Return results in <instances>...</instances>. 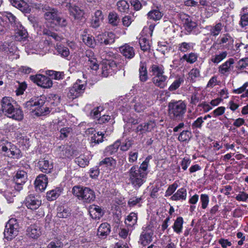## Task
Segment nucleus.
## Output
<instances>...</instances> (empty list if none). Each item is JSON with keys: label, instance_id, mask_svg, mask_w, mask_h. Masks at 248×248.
<instances>
[{"label": "nucleus", "instance_id": "f257e3e1", "mask_svg": "<svg viewBox=\"0 0 248 248\" xmlns=\"http://www.w3.org/2000/svg\"><path fill=\"white\" fill-rule=\"evenodd\" d=\"M168 114L171 120L182 121L186 111V105L182 100H171L168 104Z\"/></svg>", "mask_w": 248, "mask_h": 248}, {"label": "nucleus", "instance_id": "f03ea898", "mask_svg": "<svg viewBox=\"0 0 248 248\" xmlns=\"http://www.w3.org/2000/svg\"><path fill=\"white\" fill-rule=\"evenodd\" d=\"M152 73V82L155 86L160 89L164 88L167 85V76L164 75V67L161 64H152L149 69Z\"/></svg>", "mask_w": 248, "mask_h": 248}, {"label": "nucleus", "instance_id": "7ed1b4c3", "mask_svg": "<svg viewBox=\"0 0 248 248\" xmlns=\"http://www.w3.org/2000/svg\"><path fill=\"white\" fill-rule=\"evenodd\" d=\"M73 195L83 202L90 203L95 199L94 191L88 187L81 186H75L72 190Z\"/></svg>", "mask_w": 248, "mask_h": 248}, {"label": "nucleus", "instance_id": "20e7f679", "mask_svg": "<svg viewBox=\"0 0 248 248\" xmlns=\"http://www.w3.org/2000/svg\"><path fill=\"white\" fill-rule=\"evenodd\" d=\"M136 166H133L128 171L129 184L135 189L139 188L145 182L147 177L137 169Z\"/></svg>", "mask_w": 248, "mask_h": 248}, {"label": "nucleus", "instance_id": "39448f33", "mask_svg": "<svg viewBox=\"0 0 248 248\" xmlns=\"http://www.w3.org/2000/svg\"><path fill=\"white\" fill-rule=\"evenodd\" d=\"M19 229L17 220L15 218L10 219L5 227L4 232L5 238L7 240H12L18 234Z\"/></svg>", "mask_w": 248, "mask_h": 248}, {"label": "nucleus", "instance_id": "423d86ee", "mask_svg": "<svg viewBox=\"0 0 248 248\" xmlns=\"http://www.w3.org/2000/svg\"><path fill=\"white\" fill-rule=\"evenodd\" d=\"M81 80H78L73 85L69 88L67 97L70 99L73 100L80 96L84 93L86 85L80 84Z\"/></svg>", "mask_w": 248, "mask_h": 248}, {"label": "nucleus", "instance_id": "0eeeda50", "mask_svg": "<svg viewBox=\"0 0 248 248\" xmlns=\"http://www.w3.org/2000/svg\"><path fill=\"white\" fill-rule=\"evenodd\" d=\"M30 78L38 86L43 88H50L53 85L52 81L49 77L41 74L31 76Z\"/></svg>", "mask_w": 248, "mask_h": 248}, {"label": "nucleus", "instance_id": "6e6552de", "mask_svg": "<svg viewBox=\"0 0 248 248\" xmlns=\"http://www.w3.org/2000/svg\"><path fill=\"white\" fill-rule=\"evenodd\" d=\"M34 6L36 8L46 11L44 14V17L47 21L54 23L59 16L57 9L51 8L49 6L41 4H35Z\"/></svg>", "mask_w": 248, "mask_h": 248}, {"label": "nucleus", "instance_id": "1a4fd4ad", "mask_svg": "<svg viewBox=\"0 0 248 248\" xmlns=\"http://www.w3.org/2000/svg\"><path fill=\"white\" fill-rule=\"evenodd\" d=\"M57 152L60 157L62 158H71L78 155V152L77 150L68 145L59 146L57 149Z\"/></svg>", "mask_w": 248, "mask_h": 248}, {"label": "nucleus", "instance_id": "9d476101", "mask_svg": "<svg viewBox=\"0 0 248 248\" xmlns=\"http://www.w3.org/2000/svg\"><path fill=\"white\" fill-rule=\"evenodd\" d=\"M107 59V58H105ZM102 75L104 77H108L109 75H112L117 70V65L116 62L111 60H106L103 63L102 67Z\"/></svg>", "mask_w": 248, "mask_h": 248}, {"label": "nucleus", "instance_id": "9b49d317", "mask_svg": "<svg viewBox=\"0 0 248 248\" xmlns=\"http://www.w3.org/2000/svg\"><path fill=\"white\" fill-rule=\"evenodd\" d=\"M27 173L23 170H18L14 177L13 180L15 183L14 187L17 191H20L22 189V186L27 180Z\"/></svg>", "mask_w": 248, "mask_h": 248}, {"label": "nucleus", "instance_id": "f8f14e48", "mask_svg": "<svg viewBox=\"0 0 248 248\" xmlns=\"http://www.w3.org/2000/svg\"><path fill=\"white\" fill-rule=\"evenodd\" d=\"M153 234L154 231L150 226L143 227L140 236L139 243L144 246L148 245L152 241Z\"/></svg>", "mask_w": 248, "mask_h": 248}, {"label": "nucleus", "instance_id": "ddd939ff", "mask_svg": "<svg viewBox=\"0 0 248 248\" xmlns=\"http://www.w3.org/2000/svg\"><path fill=\"white\" fill-rule=\"evenodd\" d=\"M181 18L183 22L185 30L189 34L191 32L193 29L197 27V23L193 21L188 15L186 14L182 15Z\"/></svg>", "mask_w": 248, "mask_h": 248}, {"label": "nucleus", "instance_id": "4468645a", "mask_svg": "<svg viewBox=\"0 0 248 248\" xmlns=\"http://www.w3.org/2000/svg\"><path fill=\"white\" fill-rule=\"evenodd\" d=\"M25 204L28 209L36 210L41 205V201L38 197L30 195L26 198Z\"/></svg>", "mask_w": 248, "mask_h": 248}, {"label": "nucleus", "instance_id": "2eb2a0df", "mask_svg": "<svg viewBox=\"0 0 248 248\" xmlns=\"http://www.w3.org/2000/svg\"><path fill=\"white\" fill-rule=\"evenodd\" d=\"M156 126L154 121H150L139 125L135 130L136 133L140 132L141 134L152 131Z\"/></svg>", "mask_w": 248, "mask_h": 248}, {"label": "nucleus", "instance_id": "dca6fc26", "mask_svg": "<svg viewBox=\"0 0 248 248\" xmlns=\"http://www.w3.org/2000/svg\"><path fill=\"white\" fill-rule=\"evenodd\" d=\"M15 31V39L17 41H25L28 37L26 30L22 25H18V27L14 29Z\"/></svg>", "mask_w": 248, "mask_h": 248}, {"label": "nucleus", "instance_id": "f3484780", "mask_svg": "<svg viewBox=\"0 0 248 248\" xmlns=\"http://www.w3.org/2000/svg\"><path fill=\"white\" fill-rule=\"evenodd\" d=\"M14 101L8 97H4L1 101V110L6 116L8 113L13 110Z\"/></svg>", "mask_w": 248, "mask_h": 248}, {"label": "nucleus", "instance_id": "a211bd4d", "mask_svg": "<svg viewBox=\"0 0 248 248\" xmlns=\"http://www.w3.org/2000/svg\"><path fill=\"white\" fill-rule=\"evenodd\" d=\"M104 16L102 12L100 10H97L94 14L91 22V27L96 29L98 28L103 22Z\"/></svg>", "mask_w": 248, "mask_h": 248}, {"label": "nucleus", "instance_id": "6ab92c4d", "mask_svg": "<svg viewBox=\"0 0 248 248\" xmlns=\"http://www.w3.org/2000/svg\"><path fill=\"white\" fill-rule=\"evenodd\" d=\"M38 165L40 170L46 173H50L53 168V163L45 159H40Z\"/></svg>", "mask_w": 248, "mask_h": 248}, {"label": "nucleus", "instance_id": "aec40b11", "mask_svg": "<svg viewBox=\"0 0 248 248\" xmlns=\"http://www.w3.org/2000/svg\"><path fill=\"white\" fill-rule=\"evenodd\" d=\"M120 51L125 58L132 59L135 55V49L132 46L125 44L120 47Z\"/></svg>", "mask_w": 248, "mask_h": 248}, {"label": "nucleus", "instance_id": "412c9836", "mask_svg": "<svg viewBox=\"0 0 248 248\" xmlns=\"http://www.w3.org/2000/svg\"><path fill=\"white\" fill-rule=\"evenodd\" d=\"M48 180L45 174L39 175L35 181L36 187L38 188L41 191H44L47 185Z\"/></svg>", "mask_w": 248, "mask_h": 248}, {"label": "nucleus", "instance_id": "4be33fe9", "mask_svg": "<svg viewBox=\"0 0 248 248\" xmlns=\"http://www.w3.org/2000/svg\"><path fill=\"white\" fill-rule=\"evenodd\" d=\"M13 6L24 13H29L30 11L29 5L24 0H9Z\"/></svg>", "mask_w": 248, "mask_h": 248}, {"label": "nucleus", "instance_id": "5701e85b", "mask_svg": "<svg viewBox=\"0 0 248 248\" xmlns=\"http://www.w3.org/2000/svg\"><path fill=\"white\" fill-rule=\"evenodd\" d=\"M6 116L17 121H22L24 118L23 112L20 108L14 107L13 110L8 113Z\"/></svg>", "mask_w": 248, "mask_h": 248}, {"label": "nucleus", "instance_id": "b1692460", "mask_svg": "<svg viewBox=\"0 0 248 248\" xmlns=\"http://www.w3.org/2000/svg\"><path fill=\"white\" fill-rule=\"evenodd\" d=\"M41 232L39 227L35 225H31L26 231L27 236L31 238L37 239L40 235Z\"/></svg>", "mask_w": 248, "mask_h": 248}, {"label": "nucleus", "instance_id": "393cba45", "mask_svg": "<svg viewBox=\"0 0 248 248\" xmlns=\"http://www.w3.org/2000/svg\"><path fill=\"white\" fill-rule=\"evenodd\" d=\"M45 103V97H42L39 99H37L35 100H30L27 101L25 104V106L28 109L31 110L32 107H36V108L38 109V108H41L44 105Z\"/></svg>", "mask_w": 248, "mask_h": 248}, {"label": "nucleus", "instance_id": "a878e982", "mask_svg": "<svg viewBox=\"0 0 248 248\" xmlns=\"http://www.w3.org/2000/svg\"><path fill=\"white\" fill-rule=\"evenodd\" d=\"M187 196L186 189L184 187L179 189L170 198L172 201H185Z\"/></svg>", "mask_w": 248, "mask_h": 248}, {"label": "nucleus", "instance_id": "bb28decb", "mask_svg": "<svg viewBox=\"0 0 248 248\" xmlns=\"http://www.w3.org/2000/svg\"><path fill=\"white\" fill-rule=\"evenodd\" d=\"M16 50V46L13 42L0 43V50L5 51L7 53L14 54Z\"/></svg>", "mask_w": 248, "mask_h": 248}, {"label": "nucleus", "instance_id": "cd10ccee", "mask_svg": "<svg viewBox=\"0 0 248 248\" xmlns=\"http://www.w3.org/2000/svg\"><path fill=\"white\" fill-rule=\"evenodd\" d=\"M139 74L140 81L145 82L147 80L148 77L146 62L143 61L140 62L139 68Z\"/></svg>", "mask_w": 248, "mask_h": 248}, {"label": "nucleus", "instance_id": "c85d7f7f", "mask_svg": "<svg viewBox=\"0 0 248 248\" xmlns=\"http://www.w3.org/2000/svg\"><path fill=\"white\" fill-rule=\"evenodd\" d=\"M110 232V225L107 222L103 223L98 229L97 235L100 237H105Z\"/></svg>", "mask_w": 248, "mask_h": 248}, {"label": "nucleus", "instance_id": "c756f323", "mask_svg": "<svg viewBox=\"0 0 248 248\" xmlns=\"http://www.w3.org/2000/svg\"><path fill=\"white\" fill-rule=\"evenodd\" d=\"M137 214L135 213L131 212L126 218L125 223L127 227L132 228L137 224Z\"/></svg>", "mask_w": 248, "mask_h": 248}, {"label": "nucleus", "instance_id": "7c9ffc66", "mask_svg": "<svg viewBox=\"0 0 248 248\" xmlns=\"http://www.w3.org/2000/svg\"><path fill=\"white\" fill-rule=\"evenodd\" d=\"M89 213L91 217L95 219H99L103 215L101 208L97 205L92 207Z\"/></svg>", "mask_w": 248, "mask_h": 248}, {"label": "nucleus", "instance_id": "2f4dec72", "mask_svg": "<svg viewBox=\"0 0 248 248\" xmlns=\"http://www.w3.org/2000/svg\"><path fill=\"white\" fill-rule=\"evenodd\" d=\"M69 10L70 15L74 16L75 19H79L82 17L84 15L83 10L76 5H71L69 7Z\"/></svg>", "mask_w": 248, "mask_h": 248}, {"label": "nucleus", "instance_id": "473e14b6", "mask_svg": "<svg viewBox=\"0 0 248 248\" xmlns=\"http://www.w3.org/2000/svg\"><path fill=\"white\" fill-rule=\"evenodd\" d=\"M151 158L152 156L151 155L148 156L145 158L144 161L141 164L140 167H139L138 165H136L137 166V169H138L140 172H141L142 174H144V175L146 177L147 176L148 173L147 170L149 161Z\"/></svg>", "mask_w": 248, "mask_h": 248}, {"label": "nucleus", "instance_id": "72a5a7b5", "mask_svg": "<svg viewBox=\"0 0 248 248\" xmlns=\"http://www.w3.org/2000/svg\"><path fill=\"white\" fill-rule=\"evenodd\" d=\"M183 223V217H178L172 226L174 232L178 234L182 232Z\"/></svg>", "mask_w": 248, "mask_h": 248}, {"label": "nucleus", "instance_id": "f704fd0d", "mask_svg": "<svg viewBox=\"0 0 248 248\" xmlns=\"http://www.w3.org/2000/svg\"><path fill=\"white\" fill-rule=\"evenodd\" d=\"M56 49L61 57L66 58L70 54V51L68 47L62 45H56Z\"/></svg>", "mask_w": 248, "mask_h": 248}, {"label": "nucleus", "instance_id": "c9c22d12", "mask_svg": "<svg viewBox=\"0 0 248 248\" xmlns=\"http://www.w3.org/2000/svg\"><path fill=\"white\" fill-rule=\"evenodd\" d=\"M223 25L221 23H217L215 26H210V34L211 36L216 37L219 34L222 30Z\"/></svg>", "mask_w": 248, "mask_h": 248}, {"label": "nucleus", "instance_id": "e433bc0d", "mask_svg": "<svg viewBox=\"0 0 248 248\" xmlns=\"http://www.w3.org/2000/svg\"><path fill=\"white\" fill-rule=\"evenodd\" d=\"M233 41L232 37L229 33H226L223 34L220 38L218 44L222 45L228 43V44L226 45V48H228L229 45H233Z\"/></svg>", "mask_w": 248, "mask_h": 248}, {"label": "nucleus", "instance_id": "4c0bfd02", "mask_svg": "<svg viewBox=\"0 0 248 248\" xmlns=\"http://www.w3.org/2000/svg\"><path fill=\"white\" fill-rule=\"evenodd\" d=\"M233 63V59L230 58L229 60L227 61L222 65H220L219 67V72L221 74H225L226 72L229 71L231 65Z\"/></svg>", "mask_w": 248, "mask_h": 248}, {"label": "nucleus", "instance_id": "58836bf2", "mask_svg": "<svg viewBox=\"0 0 248 248\" xmlns=\"http://www.w3.org/2000/svg\"><path fill=\"white\" fill-rule=\"evenodd\" d=\"M82 40L90 47L94 48L96 45V42L94 38L89 34L84 35Z\"/></svg>", "mask_w": 248, "mask_h": 248}, {"label": "nucleus", "instance_id": "ea45409f", "mask_svg": "<svg viewBox=\"0 0 248 248\" xmlns=\"http://www.w3.org/2000/svg\"><path fill=\"white\" fill-rule=\"evenodd\" d=\"M116 164V161L111 157H106L99 163V166L105 165L106 167H113L114 168Z\"/></svg>", "mask_w": 248, "mask_h": 248}, {"label": "nucleus", "instance_id": "a19ab883", "mask_svg": "<svg viewBox=\"0 0 248 248\" xmlns=\"http://www.w3.org/2000/svg\"><path fill=\"white\" fill-rule=\"evenodd\" d=\"M4 17L5 20H8L10 24L12 27L14 28V29L18 27V25H21L19 22L17 21L16 16L11 13H6L5 17Z\"/></svg>", "mask_w": 248, "mask_h": 248}, {"label": "nucleus", "instance_id": "79ce46f5", "mask_svg": "<svg viewBox=\"0 0 248 248\" xmlns=\"http://www.w3.org/2000/svg\"><path fill=\"white\" fill-rule=\"evenodd\" d=\"M117 6L118 10L120 12L127 13L129 10V5L125 0L118 1Z\"/></svg>", "mask_w": 248, "mask_h": 248}, {"label": "nucleus", "instance_id": "37998d69", "mask_svg": "<svg viewBox=\"0 0 248 248\" xmlns=\"http://www.w3.org/2000/svg\"><path fill=\"white\" fill-rule=\"evenodd\" d=\"M147 16L148 18L156 21L160 20L162 18L163 14L158 10H153L150 11L148 13Z\"/></svg>", "mask_w": 248, "mask_h": 248}, {"label": "nucleus", "instance_id": "c03bdc74", "mask_svg": "<svg viewBox=\"0 0 248 248\" xmlns=\"http://www.w3.org/2000/svg\"><path fill=\"white\" fill-rule=\"evenodd\" d=\"M120 142L119 141L115 142L113 144L107 147L105 149V153L108 155H111L117 152Z\"/></svg>", "mask_w": 248, "mask_h": 248}, {"label": "nucleus", "instance_id": "a18cd8bd", "mask_svg": "<svg viewBox=\"0 0 248 248\" xmlns=\"http://www.w3.org/2000/svg\"><path fill=\"white\" fill-rule=\"evenodd\" d=\"M105 45H110L114 43L115 34L112 32H105Z\"/></svg>", "mask_w": 248, "mask_h": 248}, {"label": "nucleus", "instance_id": "49530a36", "mask_svg": "<svg viewBox=\"0 0 248 248\" xmlns=\"http://www.w3.org/2000/svg\"><path fill=\"white\" fill-rule=\"evenodd\" d=\"M75 162L80 167L82 168L87 166L89 163L88 158L85 157L84 155H81L78 157H76L75 159Z\"/></svg>", "mask_w": 248, "mask_h": 248}, {"label": "nucleus", "instance_id": "de8ad7c7", "mask_svg": "<svg viewBox=\"0 0 248 248\" xmlns=\"http://www.w3.org/2000/svg\"><path fill=\"white\" fill-rule=\"evenodd\" d=\"M198 55L197 53L191 52L189 54H185L182 59L186 60L187 62L193 63L197 60Z\"/></svg>", "mask_w": 248, "mask_h": 248}, {"label": "nucleus", "instance_id": "09e8293b", "mask_svg": "<svg viewBox=\"0 0 248 248\" xmlns=\"http://www.w3.org/2000/svg\"><path fill=\"white\" fill-rule=\"evenodd\" d=\"M204 119L201 116L198 117L191 124V127L193 130H197V129H201L202 127V124L204 123Z\"/></svg>", "mask_w": 248, "mask_h": 248}, {"label": "nucleus", "instance_id": "8fccbe9b", "mask_svg": "<svg viewBox=\"0 0 248 248\" xmlns=\"http://www.w3.org/2000/svg\"><path fill=\"white\" fill-rule=\"evenodd\" d=\"M227 56V52L223 51L219 54H216L213 56L211 59V61L215 63H218L223 59H224Z\"/></svg>", "mask_w": 248, "mask_h": 248}, {"label": "nucleus", "instance_id": "3c124183", "mask_svg": "<svg viewBox=\"0 0 248 248\" xmlns=\"http://www.w3.org/2000/svg\"><path fill=\"white\" fill-rule=\"evenodd\" d=\"M109 23L113 26H117L119 22V18L118 14L115 12L109 13L108 16Z\"/></svg>", "mask_w": 248, "mask_h": 248}, {"label": "nucleus", "instance_id": "603ef678", "mask_svg": "<svg viewBox=\"0 0 248 248\" xmlns=\"http://www.w3.org/2000/svg\"><path fill=\"white\" fill-rule=\"evenodd\" d=\"M191 137V132L189 130H183L180 133L178 140L180 141H186Z\"/></svg>", "mask_w": 248, "mask_h": 248}, {"label": "nucleus", "instance_id": "864d4df0", "mask_svg": "<svg viewBox=\"0 0 248 248\" xmlns=\"http://www.w3.org/2000/svg\"><path fill=\"white\" fill-rule=\"evenodd\" d=\"M184 81L183 78L179 77L175 80L171 85L169 87L170 91H174L177 90Z\"/></svg>", "mask_w": 248, "mask_h": 248}, {"label": "nucleus", "instance_id": "5fc2aeb1", "mask_svg": "<svg viewBox=\"0 0 248 248\" xmlns=\"http://www.w3.org/2000/svg\"><path fill=\"white\" fill-rule=\"evenodd\" d=\"M70 215V212L68 209L59 207L58 209L57 216L59 218H67Z\"/></svg>", "mask_w": 248, "mask_h": 248}, {"label": "nucleus", "instance_id": "6e6d98bb", "mask_svg": "<svg viewBox=\"0 0 248 248\" xmlns=\"http://www.w3.org/2000/svg\"><path fill=\"white\" fill-rule=\"evenodd\" d=\"M139 44L141 48V49L144 51H147L150 49V46L148 40L145 38H142L140 39Z\"/></svg>", "mask_w": 248, "mask_h": 248}, {"label": "nucleus", "instance_id": "4d7b16f0", "mask_svg": "<svg viewBox=\"0 0 248 248\" xmlns=\"http://www.w3.org/2000/svg\"><path fill=\"white\" fill-rule=\"evenodd\" d=\"M239 25L242 28L248 26V13H240Z\"/></svg>", "mask_w": 248, "mask_h": 248}, {"label": "nucleus", "instance_id": "13d9d810", "mask_svg": "<svg viewBox=\"0 0 248 248\" xmlns=\"http://www.w3.org/2000/svg\"><path fill=\"white\" fill-rule=\"evenodd\" d=\"M178 186V185L176 182L170 185L165 192V196L167 197L171 196L176 190Z\"/></svg>", "mask_w": 248, "mask_h": 248}, {"label": "nucleus", "instance_id": "bf43d9fd", "mask_svg": "<svg viewBox=\"0 0 248 248\" xmlns=\"http://www.w3.org/2000/svg\"><path fill=\"white\" fill-rule=\"evenodd\" d=\"M200 201L202 203V208L203 209H206L209 202V197L207 194H202L200 196Z\"/></svg>", "mask_w": 248, "mask_h": 248}, {"label": "nucleus", "instance_id": "052dcab7", "mask_svg": "<svg viewBox=\"0 0 248 248\" xmlns=\"http://www.w3.org/2000/svg\"><path fill=\"white\" fill-rule=\"evenodd\" d=\"M189 77L192 82L196 81V78L200 76V70L197 68H193L189 72Z\"/></svg>", "mask_w": 248, "mask_h": 248}, {"label": "nucleus", "instance_id": "680f3d73", "mask_svg": "<svg viewBox=\"0 0 248 248\" xmlns=\"http://www.w3.org/2000/svg\"><path fill=\"white\" fill-rule=\"evenodd\" d=\"M133 144V141L131 140H125L124 142L120 144V149L123 151H127Z\"/></svg>", "mask_w": 248, "mask_h": 248}, {"label": "nucleus", "instance_id": "e2e57ef3", "mask_svg": "<svg viewBox=\"0 0 248 248\" xmlns=\"http://www.w3.org/2000/svg\"><path fill=\"white\" fill-rule=\"evenodd\" d=\"M248 66V58H245L240 60L237 63L236 68L239 70H242Z\"/></svg>", "mask_w": 248, "mask_h": 248}, {"label": "nucleus", "instance_id": "0e129e2a", "mask_svg": "<svg viewBox=\"0 0 248 248\" xmlns=\"http://www.w3.org/2000/svg\"><path fill=\"white\" fill-rule=\"evenodd\" d=\"M8 23L4 17H0V34L3 33L8 29Z\"/></svg>", "mask_w": 248, "mask_h": 248}, {"label": "nucleus", "instance_id": "69168bd1", "mask_svg": "<svg viewBox=\"0 0 248 248\" xmlns=\"http://www.w3.org/2000/svg\"><path fill=\"white\" fill-rule=\"evenodd\" d=\"M191 47L190 43L183 42L179 45L178 49L182 52H186Z\"/></svg>", "mask_w": 248, "mask_h": 248}, {"label": "nucleus", "instance_id": "338daca9", "mask_svg": "<svg viewBox=\"0 0 248 248\" xmlns=\"http://www.w3.org/2000/svg\"><path fill=\"white\" fill-rule=\"evenodd\" d=\"M59 196V193L55 190H51L46 193V198L48 201L56 200Z\"/></svg>", "mask_w": 248, "mask_h": 248}, {"label": "nucleus", "instance_id": "774afa93", "mask_svg": "<svg viewBox=\"0 0 248 248\" xmlns=\"http://www.w3.org/2000/svg\"><path fill=\"white\" fill-rule=\"evenodd\" d=\"M63 244L59 240L51 241L47 246V248H62Z\"/></svg>", "mask_w": 248, "mask_h": 248}]
</instances>
